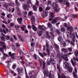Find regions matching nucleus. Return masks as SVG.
Masks as SVG:
<instances>
[{
  "instance_id": "nucleus-31",
  "label": "nucleus",
  "mask_w": 78,
  "mask_h": 78,
  "mask_svg": "<svg viewBox=\"0 0 78 78\" xmlns=\"http://www.w3.org/2000/svg\"><path fill=\"white\" fill-rule=\"evenodd\" d=\"M17 67V65L16 63H14L13 64L12 66V68L13 69H15V68Z\"/></svg>"
},
{
  "instance_id": "nucleus-44",
  "label": "nucleus",
  "mask_w": 78,
  "mask_h": 78,
  "mask_svg": "<svg viewBox=\"0 0 78 78\" xmlns=\"http://www.w3.org/2000/svg\"><path fill=\"white\" fill-rule=\"evenodd\" d=\"M20 63L21 64H22V65H23L25 64V62L23 60H22L21 61L20 60Z\"/></svg>"
},
{
  "instance_id": "nucleus-12",
  "label": "nucleus",
  "mask_w": 78,
  "mask_h": 78,
  "mask_svg": "<svg viewBox=\"0 0 78 78\" xmlns=\"http://www.w3.org/2000/svg\"><path fill=\"white\" fill-rule=\"evenodd\" d=\"M29 7H30V5H28L27 4V5H24L23 6V9H24V10L26 11L28 8H29Z\"/></svg>"
},
{
  "instance_id": "nucleus-22",
  "label": "nucleus",
  "mask_w": 78,
  "mask_h": 78,
  "mask_svg": "<svg viewBox=\"0 0 78 78\" xmlns=\"http://www.w3.org/2000/svg\"><path fill=\"white\" fill-rule=\"evenodd\" d=\"M72 35L73 36V42H75V33H73L72 34Z\"/></svg>"
},
{
  "instance_id": "nucleus-51",
  "label": "nucleus",
  "mask_w": 78,
  "mask_h": 78,
  "mask_svg": "<svg viewBox=\"0 0 78 78\" xmlns=\"http://www.w3.org/2000/svg\"><path fill=\"white\" fill-rule=\"evenodd\" d=\"M71 61L72 63V64L73 66H74H74H75V63L73 62V59H71Z\"/></svg>"
},
{
  "instance_id": "nucleus-29",
  "label": "nucleus",
  "mask_w": 78,
  "mask_h": 78,
  "mask_svg": "<svg viewBox=\"0 0 78 78\" xmlns=\"http://www.w3.org/2000/svg\"><path fill=\"white\" fill-rule=\"evenodd\" d=\"M31 22H34L35 20V17L34 16H32L31 17Z\"/></svg>"
},
{
  "instance_id": "nucleus-9",
  "label": "nucleus",
  "mask_w": 78,
  "mask_h": 78,
  "mask_svg": "<svg viewBox=\"0 0 78 78\" xmlns=\"http://www.w3.org/2000/svg\"><path fill=\"white\" fill-rule=\"evenodd\" d=\"M67 30L68 31H70V34H71L72 32L73 31V28L72 27H70V26L69 25L68 27H66Z\"/></svg>"
},
{
  "instance_id": "nucleus-1",
  "label": "nucleus",
  "mask_w": 78,
  "mask_h": 78,
  "mask_svg": "<svg viewBox=\"0 0 78 78\" xmlns=\"http://www.w3.org/2000/svg\"><path fill=\"white\" fill-rule=\"evenodd\" d=\"M43 73L44 75H46L48 77L50 78H54L55 75H54V73L53 72L51 71L50 72L48 70H45L43 71Z\"/></svg>"
},
{
  "instance_id": "nucleus-37",
  "label": "nucleus",
  "mask_w": 78,
  "mask_h": 78,
  "mask_svg": "<svg viewBox=\"0 0 78 78\" xmlns=\"http://www.w3.org/2000/svg\"><path fill=\"white\" fill-rule=\"evenodd\" d=\"M33 14V12L32 11H30L29 12L28 15L29 16H32Z\"/></svg>"
},
{
  "instance_id": "nucleus-15",
  "label": "nucleus",
  "mask_w": 78,
  "mask_h": 78,
  "mask_svg": "<svg viewBox=\"0 0 78 78\" xmlns=\"http://www.w3.org/2000/svg\"><path fill=\"white\" fill-rule=\"evenodd\" d=\"M68 0H65L64 1V3L68 7L70 6V3L68 2Z\"/></svg>"
},
{
  "instance_id": "nucleus-13",
  "label": "nucleus",
  "mask_w": 78,
  "mask_h": 78,
  "mask_svg": "<svg viewBox=\"0 0 78 78\" xmlns=\"http://www.w3.org/2000/svg\"><path fill=\"white\" fill-rule=\"evenodd\" d=\"M0 45L2 46L3 45V48H6V43L4 42L0 41Z\"/></svg>"
},
{
  "instance_id": "nucleus-11",
  "label": "nucleus",
  "mask_w": 78,
  "mask_h": 78,
  "mask_svg": "<svg viewBox=\"0 0 78 78\" xmlns=\"http://www.w3.org/2000/svg\"><path fill=\"white\" fill-rule=\"evenodd\" d=\"M58 2L55 1L53 4V8H58Z\"/></svg>"
},
{
  "instance_id": "nucleus-33",
  "label": "nucleus",
  "mask_w": 78,
  "mask_h": 78,
  "mask_svg": "<svg viewBox=\"0 0 78 78\" xmlns=\"http://www.w3.org/2000/svg\"><path fill=\"white\" fill-rule=\"evenodd\" d=\"M21 28L22 30V31H24L25 30V26L24 25H23V27L22 26H21Z\"/></svg>"
},
{
  "instance_id": "nucleus-5",
  "label": "nucleus",
  "mask_w": 78,
  "mask_h": 78,
  "mask_svg": "<svg viewBox=\"0 0 78 78\" xmlns=\"http://www.w3.org/2000/svg\"><path fill=\"white\" fill-rule=\"evenodd\" d=\"M39 28L40 30H41V31H39L38 33V35L41 36L42 34V31H45V30L46 29V27L44 25H40L39 26Z\"/></svg>"
},
{
  "instance_id": "nucleus-48",
  "label": "nucleus",
  "mask_w": 78,
  "mask_h": 78,
  "mask_svg": "<svg viewBox=\"0 0 78 78\" xmlns=\"http://www.w3.org/2000/svg\"><path fill=\"white\" fill-rule=\"evenodd\" d=\"M6 3H5V4L3 5V7L7 8H8V5H7Z\"/></svg>"
},
{
  "instance_id": "nucleus-8",
  "label": "nucleus",
  "mask_w": 78,
  "mask_h": 78,
  "mask_svg": "<svg viewBox=\"0 0 78 78\" xmlns=\"http://www.w3.org/2000/svg\"><path fill=\"white\" fill-rule=\"evenodd\" d=\"M59 20V18L58 17H56L54 19L52 20L51 23H52V24L56 23V22H57V20Z\"/></svg>"
},
{
  "instance_id": "nucleus-50",
  "label": "nucleus",
  "mask_w": 78,
  "mask_h": 78,
  "mask_svg": "<svg viewBox=\"0 0 78 78\" xmlns=\"http://www.w3.org/2000/svg\"><path fill=\"white\" fill-rule=\"evenodd\" d=\"M74 70L75 73H78V72L77 71V68L75 67H74Z\"/></svg>"
},
{
  "instance_id": "nucleus-40",
  "label": "nucleus",
  "mask_w": 78,
  "mask_h": 78,
  "mask_svg": "<svg viewBox=\"0 0 78 78\" xmlns=\"http://www.w3.org/2000/svg\"><path fill=\"white\" fill-rule=\"evenodd\" d=\"M32 8L34 10V11H36V10H37V7H36V6H35V5H33Z\"/></svg>"
},
{
  "instance_id": "nucleus-21",
  "label": "nucleus",
  "mask_w": 78,
  "mask_h": 78,
  "mask_svg": "<svg viewBox=\"0 0 78 78\" xmlns=\"http://www.w3.org/2000/svg\"><path fill=\"white\" fill-rule=\"evenodd\" d=\"M61 32H64V33H65V32L66 31V29L64 27H62L61 29Z\"/></svg>"
},
{
  "instance_id": "nucleus-56",
  "label": "nucleus",
  "mask_w": 78,
  "mask_h": 78,
  "mask_svg": "<svg viewBox=\"0 0 78 78\" xmlns=\"http://www.w3.org/2000/svg\"><path fill=\"white\" fill-rule=\"evenodd\" d=\"M14 24L13 23H11L9 24V26L11 27H14Z\"/></svg>"
},
{
  "instance_id": "nucleus-32",
  "label": "nucleus",
  "mask_w": 78,
  "mask_h": 78,
  "mask_svg": "<svg viewBox=\"0 0 78 78\" xmlns=\"http://www.w3.org/2000/svg\"><path fill=\"white\" fill-rule=\"evenodd\" d=\"M16 55V54L14 53H13L12 54V55H11V58L12 59H14V58H15V57H14V56Z\"/></svg>"
},
{
  "instance_id": "nucleus-4",
  "label": "nucleus",
  "mask_w": 78,
  "mask_h": 78,
  "mask_svg": "<svg viewBox=\"0 0 78 78\" xmlns=\"http://www.w3.org/2000/svg\"><path fill=\"white\" fill-rule=\"evenodd\" d=\"M46 46L47 48L46 49V52L48 54V56L50 55V51L53 50V47L52 46H50L48 43H46Z\"/></svg>"
},
{
  "instance_id": "nucleus-36",
  "label": "nucleus",
  "mask_w": 78,
  "mask_h": 78,
  "mask_svg": "<svg viewBox=\"0 0 78 78\" xmlns=\"http://www.w3.org/2000/svg\"><path fill=\"white\" fill-rule=\"evenodd\" d=\"M12 15L8 14L7 15V17L8 18H9V19H10V18H12Z\"/></svg>"
},
{
  "instance_id": "nucleus-28",
  "label": "nucleus",
  "mask_w": 78,
  "mask_h": 78,
  "mask_svg": "<svg viewBox=\"0 0 78 78\" xmlns=\"http://www.w3.org/2000/svg\"><path fill=\"white\" fill-rule=\"evenodd\" d=\"M0 32L1 33H2V32H3L4 34H6V32L5 30L4 29L2 30V29H0Z\"/></svg>"
},
{
  "instance_id": "nucleus-27",
  "label": "nucleus",
  "mask_w": 78,
  "mask_h": 78,
  "mask_svg": "<svg viewBox=\"0 0 78 78\" xmlns=\"http://www.w3.org/2000/svg\"><path fill=\"white\" fill-rule=\"evenodd\" d=\"M18 37L19 38V40L20 41H23V37L22 36H20L19 35H18Z\"/></svg>"
},
{
  "instance_id": "nucleus-35",
  "label": "nucleus",
  "mask_w": 78,
  "mask_h": 78,
  "mask_svg": "<svg viewBox=\"0 0 78 78\" xmlns=\"http://www.w3.org/2000/svg\"><path fill=\"white\" fill-rule=\"evenodd\" d=\"M31 0H29L28 1V3L27 4H28V5H30H30H31V6H32V3H31Z\"/></svg>"
},
{
  "instance_id": "nucleus-24",
  "label": "nucleus",
  "mask_w": 78,
  "mask_h": 78,
  "mask_svg": "<svg viewBox=\"0 0 78 78\" xmlns=\"http://www.w3.org/2000/svg\"><path fill=\"white\" fill-rule=\"evenodd\" d=\"M73 76L74 78H78V76L77 74L75 73L74 71H73Z\"/></svg>"
},
{
  "instance_id": "nucleus-18",
  "label": "nucleus",
  "mask_w": 78,
  "mask_h": 78,
  "mask_svg": "<svg viewBox=\"0 0 78 78\" xmlns=\"http://www.w3.org/2000/svg\"><path fill=\"white\" fill-rule=\"evenodd\" d=\"M50 62L51 64H55V62L54 60V58H51H51L50 60Z\"/></svg>"
},
{
  "instance_id": "nucleus-57",
  "label": "nucleus",
  "mask_w": 78,
  "mask_h": 78,
  "mask_svg": "<svg viewBox=\"0 0 78 78\" xmlns=\"http://www.w3.org/2000/svg\"><path fill=\"white\" fill-rule=\"evenodd\" d=\"M0 50L2 52V53H4L3 52L4 51V49H3V48H0Z\"/></svg>"
},
{
  "instance_id": "nucleus-62",
  "label": "nucleus",
  "mask_w": 78,
  "mask_h": 78,
  "mask_svg": "<svg viewBox=\"0 0 78 78\" xmlns=\"http://www.w3.org/2000/svg\"><path fill=\"white\" fill-rule=\"evenodd\" d=\"M63 25L65 27H66V28H67V23H65L63 24Z\"/></svg>"
},
{
  "instance_id": "nucleus-58",
  "label": "nucleus",
  "mask_w": 78,
  "mask_h": 78,
  "mask_svg": "<svg viewBox=\"0 0 78 78\" xmlns=\"http://www.w3.org/2000/svg\"><path fill=\"white\" fill-rule=\"evenodd\" d=\"M20 70L22 73H23V68H20Z\"/></svg>"
},
{
  "instance_id": "nucleus-19",
  "label": "nucleus",
  "mask_w": 78,
  "mask_h": 78,
  "mask_svg": "<svg viewBox=\"0 0 78 78\" xmlns=\"http://www.w3.org/2000/svg\"><path fill=\"white\" fill-rule=\"evenodd\" d=\"M17 21H18V22L20 24L21 23H22V18H18L17 19Z\"/></svg>"
},
{
  "instance_id": "nucleus-49",
  "label": "nucleus",
  "mask_w": 78,
  "mask_h": 78,
  "mask_svg": "<svg viewBox=\"0 0 78 78\" xmlns=\"http://www.w3.org/2000/svg\"><path fill=\"white\" fill-rule=\"evenodd\" d=\"M68 50L70 52H72V48H69Z\"/></svg>"
},
{
  "instance_id": "nucleus-17",
  "label": "nucleus",
  "mask_w": 78,
  "mask_h": 78,
  "mask_svg": "<svg viewBox=\"0 0 78 78\" xmlns=\"http://www.w3.org/2000/svg\"><path fill=\"white\" fill-rule=\"evenodd\" d=\"M50 17H51V18H53L55 17V12H50Z\"/></svg>"
},
{
  "instance_id": "nucleus-14",
  "label": "nucleus",
  "mask_w": 78,
  "mask_h": 78,
  "mask_svg": "<svg viewBox=\"0 0 78 78\" xmlns=\"http://www.w3.org/2000/svg\"><path fill=\"white\" fill-rule=\"evenodd\" d=\"M58 40L60 42H62L63 41V39H62V37L61 36V35H60L58 37Z\"/></svg>"
},
{
  "instance_id": "nucleus-16",
  "label": "nucleus",
  "mask_w": 78,
  "mask_h": 78,
  "mask_svg": "<svg viewBox=\"0 0 78 78\" xmlns=\"http://www.w3.org/2000/svg\"><path fill=\"white\" fill-rule=\"evenodd\" d=\"M1 35H2V36H1L0 37L2 41H5V34H4L3 33H2Z\"/></svg>"
},
{
  "instance_id": "nucleus-59",
  "label": "nucleus",
  "mask_w": 78,
  "mask_h": 78,
  "mask_svg": "<svg viewBox=\"0 0 78 78\" xmlns=\"http://www.w3.org/2000/svg\"><path fill=\"white\" fill-rule=\"evenodd\" d=\"M16 70L18 72V74H20V73H19V71H20V69H19V68H17L16 69Z\"/></svg>"
},
{
  "instance_id": "nucleus-20",
  "label": "nucleus",
  "mask_w": 78,
  "mask_h": 78,
  "mask_svg": "<svg viewBox=\"0 0 78 78\" xmlns=\"http://www.w3.org/2000/svg\"><path fill=\"white\" fill-rule=\"evenodd\" d=\"M32 30H33L34 31H37V28L34 25H32Z\"/></svg>"
},
{
  "instance_id": "nucleus-64",
  "label": "nucleus",
  "mask_w": 78,
  "mask_h": 78,
  "mask_svg": "<svg viewBox=\"0 0 78 78\" xmlns=\"http://www.w3.org/2000/svg\"><path fill=\"white\" fill-rule=\"evenodd\" d=\"M73 59L74 61H76L78 62V59L77 58L73 57Z\"/></svg>"
},
{
  "instance_id": "nucleus-38",
  "label": "nucleus",
  "mask_w": 78,
  "mask_h": 78,
  "mask_svg": "<svg viewBox=\"0 0 78 78\" xmlns=\"http://www.w3.org/2000/svg\"><path fill=\"white\" fill-rule=\"evenodd\" d=\"M46 36L47 37H48V38H50V35H49V33L48 31H47L46 32Z\"/></svg>"
},
{
  "instance_id": "nucleus-47",
  "label": "nucleus",
  "mask_w": 78,
  "mask_h": 78,
  "mask_svg": "<svg viewBox=\"0 0 78 78\" xmlns=\"http://www.w3.org/2000/svg\"><path fill=\"white\" fill-rule=\"evenodd\" d=\"M9 36H5V38L6 40H9Z\"/></svg>"
},
{
  "instance_id": "nucleus-61",
  "label": "nucleus",
  "mask_w": 78,
  "mask_h": 78,
  "mask_svg": "<svg viewBox=\"0 0 78 78\" xmlns=\"http://www.w3.org/2000/svg\"><path fill=\"white\" fill-rule=\"evenodd\" d=\"M31 22L32 25H36V24L35 23V21H31Z\"/></svg>"
},
{
  "instance_id": "nucleus-41",
  "label": "nucleus",
  "mask_w": 78,
  "mask_h": 78,
  "mask_svg": "<svg viewBox=\"0 0 78 78\" xmlns=\"http://www.w3.org/2000/svg\"><path fill=\"white\" fill-rule=\"evenodd\" d=\"M74 55L76 56H78V51H76L74 52Z\"/></svg>"
},
{
  "instance_id": "nucleus-55",
  "label": "nucleus",
  "mask_w": 78,
  "mask_h": 78,
  "mask_svg": "<svg viewBox=\"0 0 78 78\" xmlns=\"http://www.w3.org/2000/svg\"><path fill=\"white\" fill-rule=\"evenodd\" d=\"M34 45H35V42H33H33H31V47H33L34 46Z\"/></svg>"
},
{
  "instance_id": "nucleus-43",
  "label": "nucleus",
  "mask_w": 78,
  "mask_h": 78,
  "mask_svg": "<svg viewBox=\"0 0 78 78\" xmlns=\"http://www.w3.org/2000/svg\"><path fill=\"white\" fill-rule=\"evenodd\" d=\"M1 60L2 61H3L6 59V57L3 56H2V57H1Z\"/></svg>"
},
{
  "instance_id": "nucleus-52",
  "label": "nucleus",
  "mask_w": 78,
  "mask_h": 78,
  "mask_svg": "<svg viewBox=\"0 0 78 78\" xmlns=\"http://www.w3.org/2000/svg\"><path fill=\"white\" fill-rule=\"evenodd\" d=\"M39 5V1L37 0H36V5L37 6H38Z\"/></svg>"
},
{
  "instance_id": "nucleus-63",
  "label": "nucleus",
  "mask_w": 78,
  "mask_h": 78,
  "mask_svg": "<svg viewBox=\"0 0 78 78\" xmlns=\"http://www.w3.org/2000/svg\"><path fill=\"white\" fill-rule=\"evenodd\" d=\"M72 16L73 19H75L76 17V15H75V14H73L72 15Z\"/></svg>"
},
{
  "instance_id": "nucleus-53",
  "label": "nucleus",
  "mask_w": 78,
  "mask_h": 78,
  "mask_svg": "<svg viewBox=\"0 0 78 78\" xmlns=\"http://www.w3.org/2000/svg\"><path fill=\"white\" fill-rule=\"evenodd\" d=\"M3 55L4 56H5V58L6 57H8V56H9L6 54H5V53L3 52Z\"/></svg>"
},
{
  "instance_id": "nucleus-34",
  "label": "nucleus",
  "mask_w": 78,
  "mask_h": 78,
  "mask_svg": "<svg viewBox=\"0 0 78 78\" xmlns=\"http://www.w3.org/2000/svg\"><path fill=\"white\" fill-rule=\"evenodd\" d=\"M59 46L58 45H57V44H54V48H56V49H58V48H59Z\"/></svg>"
},
{
  "instance_id": "nucleus-30",
  "label": "nucleus",
  "mask_w": 78,
  "mask_h": 78,
  "mask_svg": "<svg viewBox=\"0 0 78 78\" xmlns=\"http://www.w3.org/2000/svg\"><path fill=\"white\" fill-rule=\"evenodd\" d=\"M43 69H45V67L46 66V64H45V62L44 61H43Z\"/></svg>"
},
{
  "instance_id": "nucleus-2",
  "label": "nucleus",
  "mask_w": 78,
  "mask_h": 78,
  "mask_svg": "<svg viewBox=\"0 0 78 78\" xmlns=\"http://www.w3.org/2000/svg\"><path fill=\"white\" fill-rule=\"evenodd\" d=\"M69 63L67 62H63V66L64 67L65 69H66L68 70V71H69V72L70 73H72V68H69Z\"/></svg>"
},
{
  "instance_id": "nucleus-25",
  "label": "nucleus",
  "mask_w": 78,
  "mask_h": 78,
  "mask_svg": "<svg viewBox=\"0 0 78 78\" xmlns=\"http://www.w3.org/2000/svg\"><path fill=\"white\" fill-rule=\"evenodd\" d=\"M34 58L36 59V60H37L38 58H39V56L37 55L36 54H34Z\"/></svg>"
},
{
  "instance_id": "nucleus-45",
  "label": "nucleus",
  "mask_w": 78,
  "mask_h": 78,
  "mask_svg": "<svg viewBox=\"0 0 78 78\" xmlns=\"http://www.w3.org/2000/svg\"><path fill=\"white\" fill-rule=\"evenodd\" d=\"M9 5L10 6H14V4L12 3H9Z\"/></svg>"
},
{
  "instance_id": "nucleus-3",
  "label": "nucleus",
  "mask_w": 78,
  "mask_h": 78,
  "mask_svg": "<svg viewBox=\"0 0 78 78\" xmlns=\"http://www.w3.org/2000/svg\"><path fill=\"white\" fill-rule=\"evenodd\" d=\"M67 55L66 54L63 55H60L59 57V63L61 64V62L62 61V58L65 61H68L69 59L66 56H67Z\"/></svg>"
},
{
  "instance_id": "nucleus-10",
  "label": "nucleus",
  "mask_w": 78,
  "mask_h": 78,
  "mask_svg": "<svg viewBox=\"0 0 78 78\" xmlns=\"http://www.w3.org/2000/svg\"><path fill=\"white\" fill-rule=\"evenodd\" d=\"M38 54L39 55H40V56H41L42 57V58H44V56H46L47 55V53L45 52H43V54L41 52H39Z\"/></svg>"
},
{
  "instance_id": "nucleus-23",
  "label": "nucleus",
  "mask_w": 78,
  "mask_h": 78,
  "mask_svg": "<svg viewBox=\"0 0 78 78\" xmlns=\"http://www.w3.org/2000/svg\"><path fill=\"white\" fill-rule=\"evenodd\" d=\"M57 68L59 70V72L61 71V66H60V64H58L57 65Z\"/></svg>"
},
{
  "instance_id": "nucleus-46",
  "label": "nucleus",
  "mask_w": 78,
  "mask_h": 78,
  "mask_svg": "<svg viewBox=\"0 0 78 78\" xmlns=\"http://www.w3.org/2000/svg\"><path fill=\"white\" fill-rule=\"evenodd\" d=\"M49 33L50 35H51V36H52L53 37L52 39H53V38L55 37V35H54L53 34L52 32H50Z\"/></svg>"
},
{
  "instance_id": "nucleus-26",
  "label": "nucleus",
  "mask_w": 78,
  "mask_h": 78,
  "mask_svg": "<svg viewBox=\"0 0 78 78\" xmlns=\"http://www.w3.org/2000/svg\"><path fill=\"white\" fill-rule=\"evenodd\" d=\"M62 50L64 52V53H68V52H69L67 49L64 48H62Z\"/></svg>"
},
{
  "instance_id": "nucleus-42",
  "label": "nucleus",
  "mask_w": 78,
  "mask_h": 78,
  "mask_svg": "<svg viewBox=\"0 0 78 78\" xmlns=\"http://www.w3.org/2000/svg\"><path fill=\"white\" fill-rule=\"evenodd\" d=\"M62 78H66V76H65V74H64L63 73H62Z\"/></svg>"
},
{
  "instance_id": "nucleus-39",
  "label": "nucleus",
  "mask_w": 78,
  "mask_h": 78,
  "mask_svg": "<svg viewBox=\"0 0 78 78\" xmlns=\"http://www.w3.org/2000/svg\"><path fill=\"white\" fill-rule=\"evenodd\" d=\"M47 26L49 27V28H51V26H52L51 24L50 23H47Z\"/></svg>"
},
{
  "instance_id": "nucleus-7",
  "label": "nucleus",
  "mask_w": 78,
  "mask_h": 78,
  "mask_svg": "<svg viewBox=\"0 0 78 78\" xmlns=\"http://www.w3.org/2000/svg\"><path fill=\"white\" fill-rule=\"evenodd\" d=\"M15 2L17 10L19 11L20 9L19 8V6L20 5V3L19 2L18 0H16Z\"/></svg>"
},
{
  "instance_id": "nucleus-54",
  "label": "nucleus",
  "mask_w": 78,
  "mask_h": 78,
  "mask_svg": "<svg viewBox=\"0 0 78 78\" xmlns=\"http://www.w3.org/2000/svg\"><path fill=\"white\" fill-rule=\"evenodd\" d=\"M54 11L56 12H58L59 11V9H56V8H54Z\"/></svg>"
},
{
  "instance_id": "nucleus-60",
  "label": "nucleus",
  "mask_w": 78,
  "mask_h": 78,
  "mask_svg": "<svg viewBox=\"0 0 78 78\" xmlns=\"http://www.w3.org/2000/svg\"><path fill=\"white\" fill-rule=\"evenodd\" d=\"M51 3V2L50 1H48V3H47V5L48 6L50 5V4Z\"/></svg>"
},
{
  "instance_id": "nucleus-6",
  "label": "nucleus",
  "mask_w": 78,
  "mask_h": 78,
  "mask_svg": "<svg viewBox=\"0 0 78 78\" xmlns=\"http://www.w3.org/2000/svg\"><path fill=\"white\" fill-rule=\"evenodd\" d=\"M51 9V7L49 6L47 7L45 11H44V14L43 15V17H47L48 15V11L47 10H49Z\"/></svg>"
}]
</instances>
